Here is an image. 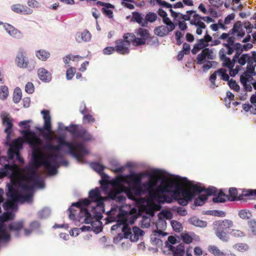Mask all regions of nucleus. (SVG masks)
Here are the masks:
<instances>
[{"label": "nucleus", "mask_w": 256, "mask_h": 256, "mask_svg": "<svg viewBox=\"0 0 256 256\" xmlns=\"http://www.w3.org/2000/svg\"><path fill=\"white\" fill-rule=\"evenodd\" d=\"M57 139V145H54L50 142L40 145V142L34 138H26V142L32 149L34 164L36 167L44 166L50 176H54L58 173L57 168L60 164L65 166L68 165V162L63 159V156L60 153L63 147H66L68 149L67 153L80 163L84 162V158L88 154V150L80 143L68 142L62 136H58Z\"/></svg>", "instance_id": "f257e3e1"}, {"label": "nucleus", "mask_w": 256, "mask_h": 256, "mask_svg": "<svg viewBox=\"0 0 256 256\" xmlns=\"http://www.w3.org/2000/svg\"><path fill=\"white\" fill-rule=\"evenodd\" d=\"M24 178L28 182H33L34 185H28L24 182H20V188L26 194H23L12 186L9 187L7 192L8 200L3 204V208L5 210H12L7 212H14L18 210L17 202L22 204L27 202L31 203L32 202V192L34 187L39 188H44V183L40 176L37 174L36 170L33 166H30L28 172L25 175Z\"/></svg>", "instance_id": "f03ea898"}, {"label": "nucleus", "mask_w": 256, "mask_h": 256, "mask_svg": "<svg viewBox=\"0 0 256 256\" xmlns=\"http://www.w3.org/2000/svg\"><path fill=\"white\" fill-rule=\"evenodd\" d=\"M124 178H116L112 184L115 189L110 190L108 193V197L120 204H124L126 200V196L128 198L134 200L136 196L142 194V178L140 176H132V179L134 183L133 186L129 187L123 185Z\"/></svg>", "instance_id": "7ed1b4c3"}, {"label": "nucleus", "mask_w": 256, "mask_h": 256, "mask_svg": "<svg viewBox=\"0 0 256 256\" xmlns=\"http://www.w3.org/2000/svg\"><path fill=\"white\" fill-rule=\"evenodd\" d=\"M122 204L119 203V205H112L111 209L106 212L108 217L106 219L109 222H116L112 226V230H116L120 228L124 232V236L128 238V236L131 234L130 225L134 223L136 218L128 220V216H130L127 211L122 210Z\"/></svg>", "instance_id": "20e7f679"}, {"label": "nucleus", "mask_w": 256, "mask_h": 256, "mask_svg": "<svg viewBox=\"0 0 256 256\" xmlns=\"http://www.w3.org/2000/svg\"><path fill=\"white\" fill-rule=\"evenodd\" d=\"M188 179L186 177H181L179 176H174L172 179L162 178L159 186L156 188H158L159 194L168 193L176 195L178 194V189L180 186H184V182H187Z\"/></svg>", "instance_id": "39448f33"}, {"label": "nucleus", "mask_w": 256, "mask_h": 256, "mask_svg": "<svg viewBox=\"0 0 256 256\" xmlns=\"http://www.w3.org/2000/svg\"><path fill=\"white\" fill-rule=\"evenodd\" d=\"M208 46V43L203 38L198 40L194 45L192 50L193 54H196L199 50H202L196 56V62L197 64H202L206 62V58L208 60L215 59L216 56L214 52V49L206 48Z\"/></svg>", "instance_id": "423d86ee"}, {"label": "nucleus", "mask_w": 256, "mask_h": 256, "mask_svg": "<svg viewBox=\"0 0 256 256\" xmlns=\"http://www.w3.org/2000/svg\"><path fill=\"white\" fill-rule=\"evenodd\" d=\"M90 205V202L89 200L84 198L81 201L73 203L72 204L68 210L69 212L68 217L70 219L74 220L75 219V212L76 211L72 208L73 206L76 207L78 209L80 212L78 216L80 218H84V222L87 224H91L93 222L91 214L88 212V210L84 207L85 206H88Z\"/></svg>", "instance_id": "0eeeda50"}, {"label": "nucleus", "mask_w": 256, "mask_h": 256, "mask_svg": "<svg viewBox=\"0 0 256 256\" xmlns=\"http://www.w3.org/2000/svg\"><path fill=\"white\" fill-rule=\"evenodd\" d=\"M186 184L190 187L193 192L190 190H182V194L184 198L188 200V201L191 200L196 195V194H200L201 192H206L208 196L216 195L217 190L215 187L209 186L208 188H202L200 186V183L194 184L192 182L189 181L187 182H184V186Z\"/></svg>", "instance_id": "6e6552de"}, {"label": "nucleus", "mask_w": 256, "mask_h": 256, "mask_svg": "<svg viewBox=\"0 0 256 256\" xmlns=\"http://www.w3.org/2000/svg\"><path fill=\"white\" fill-rule=\"evenodd\" d=\"M14 216L15 214L12 212H5L0 216V243L2 244H6L10 240L6 222L13 220Z\"/></svg>", "instance_id": "1a4fd4ad"}, {"label": "nucleus", "mask_w": 256, "mask_h": 256, "mask_svg": "<svg viewBox=\"0 0 256 256\" xmlns=\"http://www.w3.org/2000/svg\"><path fill=\"white\" fill-rule=\"evenodd\" d=\"M41 114L43 116V118L44 120V124L43 128H38L37 129L40 132H42L43 130H44L46 131L44 134V138L48 140V142H50L52 144V141L54 140H56L58 136H54L52 134V123H51V118L50 115V112L47 110H42L41 112ZM47 143V142H46Z\"/></svg>", "instance_id": "9d476101"}, {"label": "nucleus", "mask_w": 256, "mask_h": 256, "mask_svg": "<svg viewBox=\"0 0 256 256\" xmlns=\"http://www.w3.org/2000/svg\"><path fill=\"white\" fill-rule=\"evenodd\" d=\"M164 214L162 213H160L158 214V220L156 223V230H153V236H151V240L153 242H157L160 239L157 238H154V236H165L167 234L166 233L163 232L166 228V222L165 219L162 218Z\"/></svg>", "instance_id": "9b49d317"}, {"label": "nucleus", "mask_w": 256, "mask_h": 256, "mask_svg": "<svg viewBox=\"0 0 256 256\" xmlns=\"http://www.w3.org/2000/svg\"><path fill=\"white\" fill-rule=\"evenodd\" d=\"M22 148V144L20 140H16L14 141L10 144L8 151V158L12 160L16 156V159L20 162V163L23 164L24 160L21 156L20 150Z\"/></svg>", "instance_id": "f8f14e48"}, {"label": "nucleus", "mask_w": 256, "mask_h": 256, "mask_svg": "<svg viewBox=\"0 0 256 256\" xmlns=\"http://www.w3.org/2000/svg\"><path fill=\"white\" fill-rule=\"evenodd\" d=\"M186 13L194 14L191 20H190V24L196 28V34L198 35H201L203 30L206 29V25L201 19L200 16L196 14V11L192 10H187Z\"/></svg>", "instance_id": "ddd939ff"}, {"label": "nucleus", "mask_w": 256, "mask_h": 256, "mask_svg": "<svg viewBox=\"0 0 256 256\" xmlns=\"http://www.w3.org/2000/svg\"><path fill=\"white\" fill-rule=\"evenodd\" d=\"M58 126L60 130H64L76 134L78 137L88 140L92 138V136L88 132L85 128H82L80 130H77L75 128V125H72L69 126L64 127L62 122L58 123Z\"/></svg>", "instance_id": "4468645a"}, {"label": "nucleus", "mask_w": 256, "mask_h": 256, "mask_svg": "<svg viewBox=\"0 0 256 256\" xmlns=\"http://www.w3.org/2000/svg\"><path fill=\"white\" fill-rule=\"evenodd\" d=\"M19 169V166L16 164L13 165L6 164L4 168L0 169V176L1 177L8 176L10 179H14L16 178Z\"/></svg>", "instance_id": "2eb2a0df"}, {"label": "nucleus", "mask_w": 256, "mask_h": 256, "mask_svg": "<svg viewBox=\"0 0 256 256\" xmlns=\"http://www.w3.org/2000/svg\"><path fill=\"white\" fill-rule=\"evenodd\" d=\"M0 117L2 120V125L6 128L4 132L7 134L6 140H9L10 134L12 132V128L13 126L12 119L9 114L4 111L1 112Z\"/></svg>", "instance_id": "dca6fc26"}, {"label": "nucleus", "mask_w": 256, "mask_h": 256, "mask_svg": "<svg viewBox=\"0 0 256 256\" xmlns=\"http://www.w3.org/2000/svg\"><path fill=\"white\" fill-rule=\"evenodd\" d=\"M166 193L159 194L158 192V188H156L154 192L152 194V199L160 203H171L174 200H176L177 194L170 196L166 194Z\"/></svg>", "instance_id": "f3484780"}, {"label": "nucleus", "mask_w": 256, "mask_h": 256, "mask_svg": "<svg viewBox=\"0 0 256 256\" xmlns=\"http://www.w3.org/2000/svg\"><path fill=\"white\" fill-rule=\"evenodd\" d=\"M104 201H99L98 202L92 204L91 206L93 218L98 220L100 222V220L102 218V214L104 212Z\"/></svg>", "instance_id": "a211bd4d"}, {"label": "nucleus", "mask_w": 256, "mask_h": 256, "mask_svg": "<svg viewBox=\"0 0 256 256\" xmlns=\"http://www.w3.org/2000/svg\"><path fill=\"white\" fill-rule=\"evenodd\" d=\"M24 223L25 221L24 220L14 222L9 224L8 227L6 226L7 230L8 229L14 233L16 237H19L20 236V232L24 226ZM6 226L7 225L6 224ZM7 232H8V230Z\"/></svg>", "instance_id": "6ab92c4d"}, {"label": "nucleus", "mask_w": 256, "mask_h": 256, "mask_svg": "<svg viewBox=\"0 0 256 256\" xmlns=\"http://www.w3.org/2000/svg\"><path fill=\"white\" fill-rule=\"evenodd\" d=\"M130 40L120 39L116 42V50L120 54L129 53Z\"/></svg>", "instance_id": "aec40b11"}, {"label": "nucleus", "mask_w": 256, "mask_h": 256, "mask_svg": "<svg viewBox=\"0 0 256 256\" xmlns=\"http://www.w3.org/2000/svg\"><path fill=\"white\" fill-rule=\"evenodd\" d=\"M252 76H254L248 72H244L240 75V81L244 86L246 91L251 92L252 90L251 84L255 81Z\"/></svg>", "instance_id": "412c9836"}, {"label": "nucleus", "mask_w": 256, "mask_h": 256, "mask_svg": "<svg viewBox=\"0 0 256 256\" xmlns=\"http://www.w3.org/2000/svg\"><path fill=\"white\" fill-rule=\"evenodd\" d=\"M214 230V231L218 230L226 231L228 228H232L233 226V222L229 220H223L214 221L213 223Z\"/></svg>", "instance_id": "4be33fe9"}, {"label": "nucleus", "mask_w": 256, "mask_h": 256, "mask_svg": "<svg viewBox=\"0 0 256 256\" xmlns=\"http://www.w3.org/2000/svg\"><path fill=\"white\" fill-rule=\"evenodd\" d=\"M219 56L220 60L222 61V65L228 68H233L234 66V62L231 61V60L226 56V50L224 48H222L220 50Z\"/></svg>", "instance_id": "5701e85b"}, {"label": "nucleus", "mask_w": 256, "mask_h": 256, "mask_svg": "<svg viewBox=\"0 0 256 256\" xmlns=\"http://www.w3.org/2000/svg\"><path fill=\"white\" fill-rule=\"evenodd\" d=\"M219 56L220 60L222 61V65L228 68H233L234 66V62L231 61V60L226 56V50L224 48H222L220 50Z\"/></svg>", "instance_id": "b1692460"}, {"label": "nucleus", "mask_w": 256, "mask_h": 256, "mask_svg": "<svg viewBox=\"0 0 256 256\" xmlns=\"http://www.w3.org/2000/svg\"><path fill=\"white\" fill-rule=\"evenodd\" d=\"M88 196L90 199L89 200L90 204L98 202L99 201H104V198L101 196L100 190L98 188L90 190L88 194Z\"/></svg>", "instance_id": "393cba45"}, {"label": "nucleus", "mask_w": 256, "mask_h": 256, "mask_svg": "<svg viewBox=\"0 0 256 256\" xmlns=\"http://www.w3.org/2000/svg\"><path fill=\"white\" fill-rule=\"evenodd\" d=\"M244 29L241 22H238L234 24L230 33L232 34H236L238 38H240L245 35Z\"/></svg>", "instance_id": "a878e982"}, {"label": "nucleus", "mask_w": 256, "mask_h": 256, "mask_svg": "<svg viewBox=\"0 0 256 256\" xmlns=\"http://www.w3.org/2000/svg\"><path fill=\"white\" fill-rule=\"evenodd\" d=\"M16 61L17 66L22 68H26L28 66V60L26 57L25 52L20 50L16 56Z\"/></svg>", "instance_id": "bb28decb"}, {"label": "nucleus", "mask_w": 256, "mask_h": 256, "mask_svg": "<svg viewBox=\"0 0 256 256\" xmlns=\"http://www.w3.org/2000/svg\"><path fill=\"white\" fill-rule=\"evenodd\" d=\"M4 28L6 32L12 37L17 39H22L23 38L22 34L12 25L8 24H5Z\"/></svg>", "instance_id": "cd10ccee"}, {"label": "nucleus", "mask_w": 256, "mask_h": 256, "mask_svg": "<svg viewBox=\"0 0 256 256\" xmlns=\"http://www.w3.org/2000/svg\"><path fill=\"white\" fill-rule=\"evenodd\" d=\"M123 38L124 40H130V42H132L134 46H138L145 44L144 40H141L140 38H136L134 34L132 33H127L125 34Z\"/></svg>", "instance_id": "c85d7f7f"}, {"label": "nucleus", "mask_w": 256, "mask_h": 256, "mask_svg": "<svg viewBox=\"0 0 256 256\" xmlns=\"http://www.w3.org/2000/svg\"><path fill=\"white\" fill-rule=\"evenodd\" d=\"M38 78L44 82H48L52 80L51 74L43 68H40L38 70Z\"/></svg>", "instance_id": "c756f323"}, {"label": "nucleus", "mask_w": 256, "mask_h": 256, "mask_svg": "<svg viewBox=\"0 0 256 256\" xmlns=\"http://www.w3.org/2000/svg\"><path fill=\"white\" fill-rule=\"evenodd\" d=\"M172 256H183L185 252V248L183 244H180L176 247L169 246V250Z\"/></svg>", "instance_id": "7c9ffc66"}, {"label": "nucleus", "mask_w": 256, "mask_h": 256, "mask_svg": "<svg viewBox=\"0 0 256 256\" xmlns=\"http://www.w3.org/2000/svg\"><path fill=\"white\" fill-rule=\"evenodd\" d=\"M156 182H152L151 180L144 182L142 184V191H144V192H142V194H144L148 192L152 198V194L154 192V191L153 192L154 189L156 186Z\"/></svg>", "instance_id": "2f4dec72"}, {"label": "nucleus", "mask_w": 256, "mask_h": 256, "mask_svg": "<svg viewBox=\"0 0 256 256\" xmlns=\"http://www.w3.org/2000/svg\"><path fill=\"white\" fill-rule=\"evenodd\" d=\"M12 10L15 12L20 14H31L32 10L26 6L20 4H16L12 6Z\"/></svg>", "instance_id": "473e14b6"}, {"label": "nucleus", "mask_w": 256, "mask_h": 256, "mask_svg": "<svg viewBox=\"0 0 256 256\" xmlns=\"http://www.w3.org/2000/svg\"><path fill=\"white\" fill-rule=\"evenodd\" d=\"M174 30H170L168 26H160L154 28V34L159 36H168L170 32Z\"/></svg>", "instance_id": "72a5a7b5"}, {"label": "nucleus", "mask_w": 256, "mask_h": 256, "mask_svg": "<svg viewBox=\"0 0 256 256\" xmlns=\"http://www.w3.org/2000/svg\"><path fill=\"white\" fill-rule=\"evenodd\" d=\"M90 39L91 34L87 30H84L82 32H78L76 34V40L78 42H87L90 41Z\"/></svg>", "instance_id": "f704fd0d"}, {"label": "nucleus", "mask_w": 256, "mask_h": 256, "mask_svg": "<svg viewBox=\"0 0 256 256\" xmlns=\"http://www.w3.org/2000/svg\"><path fill=\"white\" fill-rule=\"evenodd\" d=\"M144 234V231L140 229L137 226H134L132 228V233L131 232V234L128 236L130 240L132 242H136L139 238L140 236H142Z\"/></svg>", "instance_id": "c9c22d12"}, {"label": "nucleus", "mask_w": 256, "mask_h": 256, "mask_svg": "<svg viewBox=\"0 0 256 256\" xmlns=\"http://www.w3.org/2000/svg\"><path fill=\"white\" fill-rule=\"evenodd\" d=\"M244 196H245L244 195L242 194V193L238 196L237 190L234 188H230L229 189V196H228V199L230 201L242 200Z\"/></svg>", "instance_id": "e433bc0d"}, {"label": "nucleus", "mask_w": 256, "mask_h": 256, "mask_svg": "<svg viewBox=\"0 0 256 256\" xmlns=\"http://www.w3.org/2000/svg\"><path fill=\"white\" fill-rule=\"evenodd\" d=\"M132 14V20L136 22L142 26H147V22L144 21V20L143 18V17L140 14L135 12H133Z\"/></svg>", "instance_id": "4c0bfd02"}, {"label": "nucleus", "mask_w": 256, "mask_h": 256, "mask_svg": "<svg viewBox=\"0 0 256 256\" xmlns=\"http://www.w3.org/2000/svg\"><path fill=\"white\" fill-rule=\"evenodd\" d=\"M234 38L233 36H230L228 38L227 42L224 43L223 46L226 48L227 52L226 54L230 55L234 52V48L232 46H234Z\"/></svg>", "instance_id": "58836bf2"}, {"label": "nucleus", "mask_w": 256, "mask_h": 256, "mask_svg": "<svg viewBox=\"0 0 256 256\" xmlns=\"http://www.w3.org/2000/svg\"><path fill=\"white\" fill-rule=\"evenodd\" d=\"M188 222L190 224L200 228H204L207 224V222L206 221L200 220L196 216L190 218Z\"/></svg>", "instance_id": "ea45409f"}, {"label": "nucleus", "mask_w": 256, "mask_h": 256, "mask_svg": "<svg viewBox=\"0 0 256 256\" xmlns=\"http://www.w3.org/2000/svg\"><path fill=\"white\" fill-rule=\"evenodd\" d=\"M36 54L37 58L42 60H46L50 56V53L44 50L36 51Z\"/></svg>", "instance_id": "a19ab883"}, {"label": "nucleus", "mask_w": 256, "mask_h": 256, "mask_svg": "<svg viewBox=\"0 0 256 256\" xmlns=\"http://www.w3.org/2000/svg\"><path fill=\"white\" fill-rule=\"evenodd\" d=\"M136 34L141 37V40H144L146 42V40L150 37L148 31L142 28H139L136 30Z\"/></svg>", "instance_id": "79ce46f5"}, {"label": "nucleus", "mask_w": 256, "mask_h": 256, "mask_svg": "<svg viewBox=\"0 0 256 256\" xmlns=\"http://www.w3.org/2000/svg\"><path fill=\"white\" fill-rule=\"evenodd\" d=\"M256 66V62H252V60H250L248 62V64L246 66V70L245 72H248L251 75L256 76V72H255V68Z\"/></svg>", "instance_id": "37998d69"}, {"label": "nucleus", "mask_w": 256, "mask_h": 256, "mask_svg": "<svg viewBox=\"0 0 256 256\" xmlns=\"http://www.w3.org/2000/svg\"><path fill=\"white\" fill-rule=\"evenodd\" d=\"M228 195H226L224 194L222 190H220L218 194V196L214 198L212 201L215 203L218 202H224L226 201V199H228Z\"/></svg>", "instance_id": "c03bdc74"}, {"label": "nucleus", "mask_w": 256, "mask_h": 256, "mask_svg": "<svg viewBox=\"0 0 256 256\" xmlns=\"http://www.w3.org/2000/svg\"><path fill=\"white\" fill-rule=\"evenodd\" d=\"M22 92L20 88H16L14 92L13 101L15 104L18 103L22 99Z\"/></svg>", "instance_id": "a18cd8bd"}, {"label": "nucleus", "mask_w": 256, "mask_h": 256, "mask_svg": "<svg viewBox=\"0 0 256 256\" xmlns=\"http://www.w3.org/2000/svg\"><path fill=\"white\" fill-rule=\"evenodd\" d=\"M216 236L221 240L224 242L228 241V236L226 231L218 230L214 231Z\"/></svg>", "instance_id": "49530a36"}, {"label": "nucleus", "mask_w": 256, "mask_h": 256, "mask_svg": "<svg viewBox=\"0 0 256 256\" xmlns=\"http://www.w3.org/2000/svg\"><path fill=\"white\" fill-rule=\"evenodd\" d=\"M31 122H32L31 120H27L21 121L19 123L20 126L24 128H25V129H26V128L28 129V130H23L22 131V133L23 134H24V136H26L30 133L29 128H30V126L28 125V124Z\"/></svg>", "instance_id": "de8ad7c7"}, {"label": "nucleus", "mask_w": 256, "mask_h": 256, "mask_svg": "<svg viewBox=\"0 0 256 256\" xmlns=\"http://www.w3.org/2000/svg\"><path fill=\"white\" fill-rule=\"evenodd\" d=\"M9 95L8 88L6 86H0V98L4 100L7 98Z\"/></svg>", "instance_id": "09e8293b"}, {"label": "nucleus", "mask_w": 256, "mask_h": 256, "mask_svg": "<svg viewBox=\"0 0 256 256\" xmlns=\"http://www.w3.org/2000/svg\"><path fill=\"white\" fill-rule=\"evenodd\" d=\"M208 250L215 256H224V252H221L216 246H208Z\"/></svg>", "instance_id": "8fccbe9b"}, {"label": "nucleus", "mask_w": 256, "mask_h": 256, "mask_svg": "<svg viewBox=\"0 0 256 256\" xmlns=\"http://www.w3.org/2000/svg\"><path fill=\"white\" fill-rule=\"evenodd\" d=\"M208 59L206 60V62H204L202 66V70L204 72L208 71L209 69L212 68L214 66H216L217 62L214 61L208 60Z\"/></svg>", "instance_id": "3c124183"}, {"label": "nucleus", "mask_w": 256, "mask_h": 256, "mask_svg": "<svg viewBox=\"0 0 256 256\" xmlns=\"http://www.w3.org/2000/svg\"><path fill=\"white\" fill-rule=\"evenodd\" d=\"M90 166H91V168L94 170L95 171H96V172H98V173H99L100 174H102V172L105 168L103 165H102L98 162L91 163Z\"/></svg>", "instance_id": "603ef678"}, {"label": "nucleus", "mask_w": 256, "mask_h": 256, "mask_svg": "<svg viewBox=\"0 0 256 256\" xmlns=\"http://www.w3.org/2000/svg\"><path fill=\"white\" fill-rule=\"evenodd\" d=\"M50 214V210L48 208H44L42 210L39 211L38 215L39 218H45L48 217Z\"/></svg>", "instance_id": "864d4df0"}, {"label": "nucleus", "mask_w": 256, "mask_h": 256, "mask_svg": "<svg viewBox=\"0 0 256 256\" xmlns=\"http://www.w3.org/2000/svg\"><path fill=\"white\" fill-rule=\"evenodd\" d=\"M207 199L208 198L206 195H200L194 200V204L196 206H202L204 204L205 202L207 200Z\"/></svg>", "instance_id": "5fc2aeb1"}, {"label": "nucleus", "mask_w": 256, "mask_h": 256, "mask_svg": "<svg viewBox=\"0 0 256 256\" xmlns=\"http://www.w3.org/2000/svg\"><path fill=\"white\" fill-rule=\"evenodd\" d=\"M157 18V15L156 13L149 12L146 14L144 21H146L147 22H154L156 20Z\"/></svg>", "instance_id": "6e6d98bb"}, {"label": "nucleus", "mask_w": 256, "mask_h": 256, "mask_svg": "<svg viewBox=\"0 0 256 256\" xmlns=\"http://www.w3.org/2000/svg\"><path fill=\"white\" fill-rule=\"evenodd\" d=\"M178 243V240L174 236H169L168 238V240L165 242V246L169 250V246H174L173 244H175Z\"/></svg>", "instance_id": "4d7b16f0"}, {"label": "nucleus", "mask_w": 256, "mask_h": 256, "mask_svg": "<svg viewBox=\"0 0 256 256\" xmlns=\"http://www.w3.org/2000/svg\"><path fill=\"white\" fill-rule=\"evenodd\" d=\"M238 216L242 219H249L252 215L250 210H242L239 212Z\"/></svg>", "instance_id": "13d9d810"}, {"label": "nucleus", "mask_w": 256, "mask_h": 256, "mask_svg": "<svg viewBox=\"0 0 256 256\" xmlns=\"http://www.w3.org/2000/svg\"><path fill=\"white\" fill-rule=\"evenodd\" d=\"M162 22L164 24H165L167 26H168L170 30H174L176 28V24H174L172 20H170L168 16L162 18Z\"/></svg>", "instance_id": "bf43d9fd"}, {"label": "nucleus", "mask_w": 256, "mask_h": 256, "mask_svg": "<svg viewBox=\"0 0 256 256\" xmlns=\"http://www.w3.org/2000/svg\"><path fill=\"white\" fill-rule=\"evenodd\" d=\"M234 248L240 252L246 251L248 249V244L243 243H239L234 244L233 246Z\"/></svg>", "instance_id": "052dcab7"}, {"label": "nucleus", "mask_w": 256, "mask_h": 256, "mask_svg": "<svg viewBox=\"0 0 256 256\" xmlns=\"http://www.w3.org/2000/svg\"><path fill=\"white\" fill-rule=\"evenodd\" d=\"M170 224L174 230L176 232H180L182 228L181 224L178 221L172 220Z\"/></svg>", "instance_id": "680f3d73"}, {"label": "nucleus", "mask_w": 256, "mask_h": 256, "mask_svg": "<svg viewBox=\"0 0 256 256\" xmlns=\"http://www.w3.org/2000/svg\"><path fill=\"white\" fill-rule=\"evenodd\" d=\"M250 229L254 236H256V220H252L248 222Z\"/></svg>", "instance_id": "e2e57ef3"}, {"label": "nucleus", "mask_w": 256, "mask_h": 256, "mask_svg": "<svg viewBox=\"0 0 256 256\" xmlns=\"http://www.w3.org/2000/svg\"><path fill=\"white\" fill-rule=\"evenodd\" d=\"M76 72V68L74 67H70L66 71V78L68 80H70L73 78Z\"/></svg>", "instance_id": "0e129e2a"}, {"label": "nucleus", "mask_w": 256, "mask_h": 256, "mask_svg": "<svg viewBox=\"0 0 256 256\" xmlns=\"http://www.w3.org/2000/svg\"><path fill=\"white\" fill-rule=\"evenodd\" d=\"M250 60V58L248 54H243L238 59V62L241 66L244 65L246 62Z\"/></svg>", "instance_id": "69168bd1"}, {"label": "nucleus", "mask_w": 256, "mask_h": 256, "mask_svg": "<svg viewBox=\"0 0 256 256\" xmlns=\"http://www.w3.org/2000/svg\"><path fill=\"white\" fill-rule=\"evenodd\" d=\"M150 220L148 217H142L140 220V226L142 228H148L150 226Z\"/></svg>", "instance_id": "338daca9"}, {"label": "nucleus", "mask_w": 256, "mask_h": 256, "mask_svg": "<svg viewBox=\"0 0 256 256\" xmlns=\"http://www.w3.org/2000/svg\"><path fill=\"white\" fill-rule=\"evenodd\" d=\"M174 211L176 212L178 214L182 216H184L187 214L186 210L182 207L179 206H174L172 208Z\"/></svg>", "instance_id": "774afa93"}]
</instances>
